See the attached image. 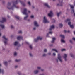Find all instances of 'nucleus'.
I'll use <instances>...</instances> for the list:
<instances>
[{"mask_svg":"<svg viewBox=\"0 0 75 75\" xmlns=\"http://www.w3.org/2000/svg\"><path fill=\"white\" fill-rule=\"evenodd\" d=\"M12 3L13 4V5L11 6V2H9L8 3L7 5V8L9 10H14V8L16 7V8H18V7H17L16 6V5L18 3V1L16 0V1H13Z\"/></svg>","mask_w":75,"mask_h":75,"instance_id":"nucleus-1","label":"nucleus"},{"mask_svg":"<svg viewBox=\"0 0 75 75\" xmlns=\"http://www.w3.org/2000/svg\"><path fill=\"white\" fill-rule=\"evenodd\" d=\"M27 9L26 8H25L23 10V11L22 12V13H23V14H25L26 16L24 17V20H27V18L28 17V14L27 13Z\"/></svg>","mask_w":75,"mask_h":75,"instance_id":"nucleus-2","label":"nucleus"},{"mask_svg":"<svg viewBox=\"0 0 75 75\" xmlns=\"http://www.w3.org/2000/svg\"><path fill=\"white\" fill-rule=\"evenodd\" d=\"M4 39V40H3V41L4 42V43L5 44V45H6V44H7V41H8V38H6V36H3L2 37Z\"/></svg>","mask_w":75,"mask_h":75,"instance_id":"nucleus-3","label":"nucleus"},{"mask_svg":"<svg viewBox=\"0 0 75 75\" xmlns=\"http://www.w3.org/2000/svg\"><path fill=\"white\" fill-rule=\"evenodd\" d=\"M43 22L44 23H49L50 21L47 20L46 16H44L43 18Z\"/></svg>","mask_w":75,"mask_h":75,"instance_id":"nucleus-4","label":"nucleus"},{"mask_svg":"<svg viewBox=\"0 0 75 75\" xmlns=\"http://www.w3.org/2000/svg\"><path fill=\"white\" fill-rule=\"evenodd\" d=\"M7 20H6V18L5 17H2V20L0 21V23H4V22H6Z\"/></svg>","mask_w":75,"mask_h":75,"instance_id":"nucleus-5","label":"nucleus"},{"mask_svg":"<svg viewBox=\"0 0 75 75\" xmlns=\"http://www.w3.org/2000/svg\"><path fill=\"white\" fill-rule=\"evenodd\" d=\"M58 59H59V61L61 62H62V57H61V55H60V54H58Z\"/></svg>","mask_w":75,"mask_h":75,"instance_id":"nucleus-6","label":"nucleus"},{"mask_svg":"<svg viewBox=\"0 0 75 75\" xmlns=\"http://www.w3.org/2000/svg\"><path fill=\"white\" fill-rule=\"evenodd\" d=\"M48 16L50 17H52V16H53V12H52V11H50V13L48 14Z\"/></svg>","mask_w":75,"mask_h":75,"instance_id":"nucleus-7","label":"nucleus"},{"mask_svg":"<svg viewBox=\"0 0 75 75\" xmlns=\"http://www.w3.org/2000/svg\"><path fill=\"white\" fill-rule=\"evenodd\" d=\"M70 20H71V19H68L65 20V22L66 23H67V22H68V25H71V22L70 21Z\"/></svg>","mask_w":75,"mask_h":75,"instance_id":"nucleus-8","label":"nucleus"},{"mask_svg":"<svg viewBox=\"0 0 75 75\" xmlns=\"http://www.w3.org/2000/svg\"><path fill=\"white\" fill-rule=\"evenodd\" d=\"M67 57H68L67 55L65 54H64V55L63 56V57L65 61H67Z\"/></svg>","mask_w":75,"mask_h":75,"instance_id":"nucleus-9","label":"nucleus"},{"mask_svg":"<svg viewBox=\"0 0 75 75\" xmlns=\"http://www.w3.org/2000/svg\"><path fill=\"white\" fill-rule=\"evenodd\" d=\"M63 0H59V4H57L58 6H62V4H63V3H62Z\"/></svg>","mask_w":75,"mask_h":75,"instance_id":"nucleus-10","label":"nucleus"},{"mask_svg":"<svg viewBox=\"0 0 75 75\" xmlns=\"http://www.w3.org/2000/svg\"><path fill=\"white\" fill-rule=\"evenodd\" d=\"M34 25L36 27H38L39 26V24H38V22L37 21H35L34 22Z\"/></svg>","mask_w":75,"mask_h":75,"instance_id":"nucleus-11","label":"nucleus"},{"mask_svg":"<svg viewBox=\"0 0 75 75\" xmlns=\"http://www.w3.org/2000/svg\"><path fill=\"white\" fill-rule=\"evenodd\" d=\"M70 7L71 8L72 10L71 11L72 13H74V6H73V5H70Z\"/></svg>","mask_w":75,"mask_h":75,"instance_id":"nucleus-12","label":"nucleus"},{"mask_svg":"<svg viewBox=\"0 0 75 75\" xmlns=\"http://www.w3.org/2000/svg\"><path fill=\"white\" fill-rule=\"evenodd\" d=\"M19 2L21 3V4L23 6H25L26 5L25 3H24L23 2L21 1L20 0H19Z\"/></svg>","mask_w":75,"mask_h":75,"instance_id":"nucleus-13","label":"nucleus"},{"mask_svg":"<svg viewBox=\"0 0 75 75\" xmlns=\"http://www.w3.org/2000/svg\"><path fill=\"white\" fill-rule=\"evenodd\" d=\"M23 37L21 36H19L17 37V40H20L21 39V40H23Z\"/></svg>","mask_w":75,"mask_h":75,"instance_id":"nucleus-14","label":"nucleus"},{"mask_svg":"<svg viewBox=\"0 0 75 75\" xmlns=\"http://www.w3.org/2000/svg\"><path fill=\"white\" fill-rule=\"evenodd\" d=\"M55 28V26L54 25H52L50 26V28L49 29V30H52V29H54Z\"/></svg>","mask_w":75,"mask_h":75,"instance_id":"nucleus-15","label":"nucleus"},{"mask_svg":"<svg viewBox=\"0 0 75 75\" xmlns=\"http://www.w3.org/2000/svg\"><path fill=\"white\" fill-rule=\"evenodd\" d=\"M52 40L51 42L52 43H54V42L55 40H56V38L55 37H53L52 38Z\"/></svg>","mask_w":75,"mask_h":75,"instance_id":"nucleus-16","label":"nucleus"},{"mask_svg":"<svg viewBox=\"0 0 75 75\" xmlns=\"http://www.w3.org/2000/svg\"><path fill=\"white\" fill-rule=\"evenodd\" d=\"M44 6H45L46 7H47V8H50V6L48 5V4L47 3H45Z\"/></svg>","mask_w":75,"mask_h":75,"instance_id":"nucleus-17","label":"nucleus"},{"mask_svg":"<svg viewBox=\"0 0 75 75\" xmlns=\"http://www.w3.org/2000/svg\"><path fill=\"white\" fill-rule=\"evenodd\" d=\"M40 72V70H36L34 71V72L35 74H37L38 73V72Z\"/></svg>","mask_w":75,"mask_h":75,"instance_id":"nucleus-18","label":"nucleus"},{"mask_svg":"<svg viewBox=\"0 0 75 75\" xmlns=\"http://www.w3.org/2000/svg\"><path fill=\"white\" fill-rule=\"evenodd\" d=\"M4 64L5 66H7L8 65V62L7 61H5L4 62Z\"/></svg>","mask_w":75,"mask_h":75,"instance_id":"nucleus-19","label":"nucleus"},{"mask_svg":"<svg viewBox=\"0 0 75 75\" xmlns=\"http://www.w3.org/2000/svg\"><path fill=\"white\" fill-rule=\"evenodd\" d=\"M0 27H1L2 28V29L5 28V27H4V25L1 24L0 25Z\"/></svg>","mask_w":75,"mask_h":75,"instance_id":"nucleus-20","label":"nucleus"},{"mask_svg":"<svg viewBox=\"0 0 75 75\" xmlns=\"http://www.w3.org/2000/svg\"><path fill=\"white\" fill-rule=\"evenodd\" d=\"M18 42H15L14 43V45H15V46H17V45H18Z\"/></svg>","mask_w":75,"mask_h":75,"instance_id":"nucleus-21","label":"nucleus"},{"mask_svg":"<svg viewBox=\"0 0 75 75\" xmlns=\"http://www.w3.org/2000/svg\"><path fill=\"white\" fill-rule=\"evenodd\" d=\"M29 48L30 49V50H32L33 49V46L31 45H30L29 46Z\"/></svg>","mask_w":75,"mask_h":75,"instance_id":"nucleus-22","label":"nucleus"},{"mask_svg":"<svg viewBox=\"0 0 75 75\" xmlns=\"http://www.w3.org/2000/svg\"><path fill=\"white\" fill-rule=\"evenodd\" d=\"M60 36L62 38H65V36H64V35H63L61 34L60 35Z\"/></svg>","mask_w":75,"mask_h":75,"instance_id":"nucleus-23","label":"nucleus"},{"mask_svg":"<svg viewBox=\"0 0 75 75\" xmlns=\"http://www.w3.org/2000/svg\"><path fill=\"white\" fill-rule=\"evenodd\" d=\"M37 38L39 40H41L42 39V38L40 36L38 37Z\"/></svg>","mask_w":75,"mask_h":75,"instance_id":"nucleus-24","label":"nucleus"},{"mask_svg":"<svg viewBox=\"0 0 75 75\" xmlns=\"http://www.w3.org/2000/svg\"><path fill=\"white\" fill-rule=\"evenodd\" d=\"M59 27L61 28V27H63V25L62 24L60 23L59 24Z\"/></svg>","mask_w":75,"mask_h":75,"instance_id":"nucleus-25","label":"nucleus"},{"mask_svg":"<svg viewBox=\"0 0 75 75\" xmlns=\"http://www.w3.org/2000/svg\"><path fill=\"white\" fill-rule=\"evenodd\" d=\"M52 51H55L56 52H58V51L55 49H53L52 50Z\"/></svg>","mask_w":75,"mask_h":75,"instance_id":"nucleus-26","label":"nucleus"},{"mask_svg":"<svg viewBox=\"0 0 75 75\" xmlns=\"http://www.w3.org/2000/svg\"><path fill=\"white\" fill-rule=\"evenodd\" d=\"M1 73H2V74H4V70L2 69L1 71Z\"/></svg>","mask_w":75,"mask_h":75,"instance_id":"nucleus-27","label":"nucleus"},{"mask_svg":"<svg viewBox=\"0 0 75 75\" xmlns=\"http://www.w3.org/2000/svg\"><path fill=\"white\" fill-rule=\"evenodd\" d=\"M20 61H21L20 59H16L15 60V61L16 62H20Z\"/></svg>","mask_w":75,"mask_h":75,"instance_id":"nucleus-28","label":"nucleus"},{"mask_svg":"<svg viewBox=\"0 0 75 75\" xmlns=\"http://www.w3.org/2000/svg\"><path fill=\"white\" fill-rule=\"evenodd\" d=\"M44 52H47V49H45L43 50Z\"/></svg>","mask_w":75,"mask_h":75,"instance_id":"nucleus-29","label":"nucleus"},{"mask_svg":"<svg viewBox=\"0 0 75 75\" xmlns=\"http://www.w3.org/2000/svg\"><path fill=\"white\" fill-rule=\"evenodd\" d=\"M61 12H60L59 13H57V16L58 17H59V15H61Z\"/></svg>","mask_w":75,"mask_h":75,"instance_id":"nucleus-30","label":"nucleus"},{"mask_svg":"<svg viewBox=\"0 0 75 75\" xmlns=\"http://www.w3.org/2000/svg\"><path fill=\"white\" fill-rule=\"evenodd\" d=\"M39 40L38 39V38L37 39H35L34 41L35 42H37Z\"/></svg>","mask_w":75,"mask_h":75,"instance_id":"nucleus-31","label":"nucleus"},{"mask_svg":"<svg viewBox=\"0 0 75 75\" xmlns=\"http://www.w3.org/2000/svg\"><path fill=\"white\" fill-rule=\"evenodd\" d=\"M15 17H16V18H17V19H18V20H19L20 18L18 16H16Z\"/></svg>","mask_w":75,"mask_h":75,"instance_id":"nucleus-32","label":"nucleus"},{"mask_svg":"<svg viewBox=\"0 0 75 75\" xmlns=\"http://www.w3.org/2000/svg\"><path fill=\"white\" fill-rule=\"evenodd\" d=\"M61 41L62 42H63V43H65V40H64L63 39H61Z\"/></svg>","mask_w":75,"mask_h":75,"instance_id":"nucleus-33","label":"nucleus"},{"mask_svg":"<svg viewBox=\"0 0 75 75\" xmlns=\"http://www.w3.org/2000/svg\"><path fill=\"white\" fill-rule=\"evenodd\" d=\"M71 57H72L73 58L74 57V56L73 55V54H72V53H71L70 54Z\"/></svg>","mask_w":75,"mask_h":75,"instance_id":"nucleus-34","label":"nucleus"},{"mask_svg":"<svg viewBox=\"0 0 75 75\" xmlns=\"http://www.w3.org/2000/svg\"><path fill=\"white\" fill-rule=\"evenodd\" d=\"M70 27L71 28H74V25H70Z\"/></svg>","mask_w":75,"mask_h":75,"instance_id":"nucleus-35","label":"nucleus"},{"mask_svg":"<svg viewBox=\"0 0 75 75\" xmlns=\"http://www.w3.org/2000/svg\"><path fill=\"white\" fill-rule=\"evenodd\" d=\"M18 74L19 75H21V72L20 71H18Z\"/></svg>","mask_w":75,"mask_h":75,"instance_id":"nucleus-36","label":"nucleus"},{"mask_svg":"<svg viewBox=\"0 0 75 75\" xmlns=\"http://www.w3.org/2000/svg\"><path fill=\"white\" fill-rule=\"evenodd\" d=\"M17 54V52H15L14 53V56H16Z\"/></svg>","mask_w":75,"mask_h":75,"instance_id":"nucleus-37","label":"nucleus"},{"mask_svg":"<svg viewBox=\"0 0 75 75\" xmlns=\"http://www.w3.org/2000/svg\"><path fill=\"white\" fill-rule=\"evenodd\" d=\"M29 55L30 57H33V55L31 53H29Z\"/></svg>","mask_w":75,"mask_h":75,"instance_id":"nucleus-38","label":"nucleus"},{"mask_svg":"<svg viewBox=\"0 0 75 75\" xmlns=\"http://www.w3.org/2000/svg\"><path fill=\"white\" fill-rule=\"evenodd\" d=\"M55 20L54 19H52V23H55Z\"/></svg>","mask_w":75,"mask_h":75,"instance_id":"nucleus-39","label":"nucleus"},{"mask_svg":"<svg viewBox=\"0 0 75 75\" xmlns=\"http://www.w3.org/2000/svg\"><path fill=\"white\" fill-rule=\"evenodd\" d=\"M28 4H29V6H30L31 4V3L30 2H28Z\"/></svg>","mask_w":75,"mask_h":75,"instance_id":"nucleus-40","label":"nucleus"},{"mask_svg":"<svg viewBox=\"0 0 75 75\" xmlns=\"http://www.w3.org/2000/svg\"><path fill=\"white\" fill-rule=\"evenodd\" d=\"M69 42H70V43H71V44H72L73 42H72V40H69Z\"/></svg>","mask_w":75,"mask_h":75,"instance_id":"nucleus-41","label":"nucleus"},{"mask_svg":"<svg viewBox=\"0 0 75 75\" xmlns=\"http://www.w3.org/2000/svg\"><path fill=\"white\" fill-rule=\"evenodd\" d=\"M42 57H46L47 56V54H44L42 55Z\"/></svg>","mask_w":75,"mask_h":75,"instance_id":"nucleus-42","label":"nucleus"},{"mask_svg":"<svg viewBox=\"0 0 75 75\" xmlns=\"http://www.w3.org/2000/svg\"><path fill=\"white\" fill-rule=\"evenodd\" d=\"M33 30L34 31H35L36 30V27H34L33 28Z\"/></svg>","mask_w":75,"mask_h":75,"instance_id":"nucleus-43","label":"nucleus"},{"mask_svg":"<svg viewBox=\"0 0 75 75\" xmlns=\"http://www.w3.org/2000/svg\"><path fill=\"white\" fill-rule=\"evenodd\" d=\"M11 28H12V29H13V28H14V26H13V25H11Z\"/></svg>","mask_w":75,"mask_h":75,"instance_id":"nucleus-44","label":"nucleus"},{"mask_svg":"<svg viewBox=\"0 0 75 75\" xmlns=\"http://www.w3.org/2000/svg\"><path fill=\"white\" fill-rule=\"evenodd\" d=\"M18 33H19V34H21V33H22V31L21 30L19 31Z\"/></svg>","mask_w":75,"mask_h":75,"instance_id":"nucleus-45","label":"nucleus"},{"mask_svg":"<svg viewBox=\"0 0 75 75\" xmlns=\"http://www.w3.org/2000/svg\"><path fill=\"white\" fill-rule=\"evenodd\" d=\"M34 16L33 15H31L30 16L31 18H34Z\"/></svg>","mask_w":75,"mask_h":75,"instance_id":"nucleus-46","label":"nucleus"},{"mask_svg":"<svg viewBox=\"0 0 75 75\" xmlns=\"http://www.w3.org/2000/svg\"><path fill=\"white\" fill-rule=\"evenodd\" d=\"M47 54L49 55H51V52H49Z\"/></svg>","mask_w":75,"mask_h":75,"instance_id":"nucleus-47","label":"nucleus"},{"mask_svg":"<svg viewBox=\"0 0 75 75\" xmlns=\"http://www.w3.org/2000/svg\"><path fill=\"white\" fill-rule=\"evenodd\" d=\"M38 69H41L40 67H38Z\"/></svg>","mask_w":75,"mask_h":75,"instance_id":"nucleus-48","label":"nucleus"},{"mask_svg":"<svg viewBox=\"0 0 75 75\" xmlns=\"http://www.w3.org/2000/svg\"><path fill=\"white\" fill-rule=\"evenodd\" d=\"M49 34H52V32L50 31V32H49Z\"/></svg>","mask_w":75,"mask_h":75,"instance_id":"nucleus-49","label":"nucleus"},{"mask_svg":"<svg viewBox=\"0 0 75 75\" xmlns=\"http://www.w3.org/2000/svg\"><path fill=\"white\" fill-rule=\"evenodd\" d=\"M15 68H18V66L16 65L15 66Z\"/></svg>","mask_w":75,"mask_h":75,"instance_id":"nucleus-50","label":"nucleus"},{"mask_svg":"<svg viewBox=\"0 0 75 75\" xmlns=\"http://www.w3.org/2000/svg\"><path fill=\"white\" fill-rule=\"evenodd\" d=\"M53 55L54 56H55V55H56V54H55V53H53Z\"/></svg>","mask_w":75,"mask_h":75,"instance_id":"nucleus-51","label":"nucleus"},{"mask_svg":"<svg viewBox=\"0 0 75 75\" xmlns=\"http://www.w3.org/2000/svg\"><path fill=\"white\" fill-rule=\"evenodd\" d=\"M65 49H63L61 50V51H65Z\"/></svg>","mask_w":75,"mask_h":75,"instance_id":"nucleus-52","label":"nucleus"},{"mask_svg":"<svg viewBox=\"0 0 75 75\" xmlns=\"http://www.w3.org/2000/svg\"><path fill=\"white\" fill-rule=\"evenodd\" d=\"M2 70V69H1V68H0V74L1 73V71Z\"/></svg>","mask_w":75,"mask_h":75,"instance_id":"nucleus-53","label":"nucleus"},{"mask_svg":"<svg viewBox=\"0 0 75 75\" xmlns=\"http://www.w3.org/2000/svg\"><path fill=\"white\" fill-rule=\"evenodd\" d=\"M49 35V33H47V37H49V36H48V35Z\"/></svg>","mask_w":75,"mask_h":75,"instance_id":"nucleus-54","label":"nucleus"},{"mask_svg":"<svg viewBox=\"0 0 75 75\" xmlns=\"http://www.w3.org/2000/svg\"><path fill=\"white\" fill-rule=\"evenodd\" d=\"M72 39L74 41H75V38H73Z\"/></svg>","mask_w":75,"mask_h":75,"instance_id":"nucleus-55","label":"nucleus"},{"mask_svg":"<svg viewBox=\"0 0 75 75\" xmlns=\"http://www.w3.org/2000/svg\"><path fill=\"white\" fill-rule=\"evenodd\" d=\"M26 42V44H27L29 45V43H28V42Z\"/></svg>","mask_w":75,"mask_h":75,"instance_id":"nucleus-56","label":"nucleus"},{"mask_svg":"<svg viewBox=\"0 0 75 75\" xmlns=\"http://www.w3.org/2000/svg\"><path fill=\"white\" fill-rule=\"evenodd\" d=\"M41 71H44V69H41Z\"/></svg>","mask_w":75,"mask_h":75,"instance_id":"nucleus-57","label":"nucleus"},{"mask_svg":"<svg viewBox=\"0 0 75 75\" xmlns=\"http://www.w3.org/2000/svg\"><path fill=\"white\" fill-rule=\"evenodd\" d=\"M64 33H67V30H64Z\"/></svg>","mask_w":75,"mask_h":75,"instance_id":"nucleus-58","label":"nucleus"},{"mask_svg":"<svg viewBox=\"0 0 75 75\" xmlns=\"http://www.w3.org/2000/svg\"><path fill=\"white\" fill-rule=\"evenodd\" d=\"M67 32L68 33H70V31L68 30V31H67Z\"/></svg>","mask_w":75,"mask_h":75,"instance_id":"nucleus-59","label":"nucleus"},{"mask_svg":"<svg viewBox=\"0 0 75 75\" xmlns=\"http://www.w3.org/2000/svg\"><path fill=\"white\" fill-rule=\"evenodd\" d=\"M56 61H57V62H58V59H56Z\"/></svg>","mask_w":75,"mask_h":75,"instance_id":"nucleus-60","label":"nucleus"},{"mask_svg":"<svg viewBox=\"0 0 75 75\" xmlns=\"http://www.w3.org/2000/svg\"><path fill=\"white\" fill-rule=\"evenodd\" d=\"M27 20L28 21H30V19H29L28 20Z\"/></svg>","mask_w":75,"mask_h":75,"instance_id":"nucleus-61","label":"nucleus"},{"mask_svg":"<svg viewBox=\"0 0 75 75\" xmlns=\"http://www.w3.org/2000/svg\"><path fill=\"white\" fill-rule=\"evenodd\" d=\"M28 12L29 13H31V11H28Z\"/></svg>","mask_w":75,"mask_h":75,"instance_id":"nucleus-62","label":"nucleus"},{"mask_svg":"<svg viewBox=\"0 0 75 75\" xmlns=\"http://www.w3.org/2000/svg\"><path fill=\"white\" fill-rule=\"evenodd\" d=\"M7 17H8V18H10V16H8V15L7 16Z\"/></svg>","mask_w":75,"mask_h":75,"instance_id":"nucleus-63","label":"nucleus"},{"mask_svg":"<svg viewBox=\"0 0 75 75\" xmlns=\"http://www.w3.org/2000/svg\"><path fill=\"white\" fill-rule=\"evenodd\" d=\"M2 2H3V3H5V1H3Z\"/></svg>","mask_w":75,"mask_h":75,"instance_id":"nucleus-64","label":"nucleus"}]
</instances>
